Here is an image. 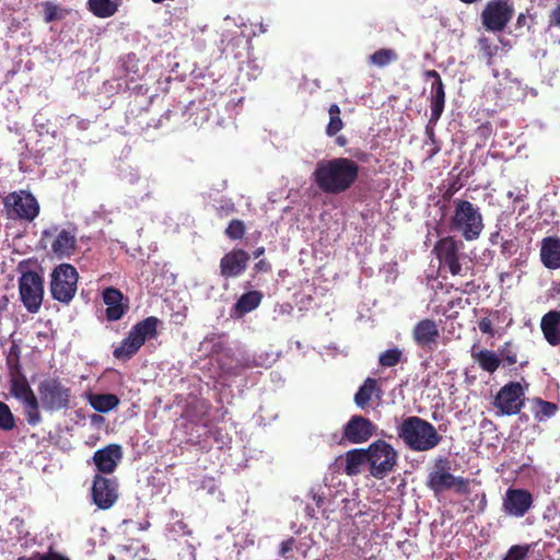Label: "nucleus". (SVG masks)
<instances>
[{"instance_id": "obj_1", "label": "nucleus", "mask_w": 560, "mask_h": 560, "mask_svg": "<svg viewBox=\"0 0 560 560\" xmlns=\"http://www.w3.org/2000/svg\"><path fill=\"white\" fill-rule=\"evenodd\" d=\"M359 165L348 158L320 160L312 174L317 187L328 195L348 190L358 179Z\"/></svg>"}, {"instance_id": "obj_2", "label": "nucleus", "mask_w": 560, "mask_h": 560, "mask_svg": "<svg viewBox=\"0 0 560 560\" xmlns=\"http://www.w3.org/2000/svg\"><path fill=\"white\" fill-rule=\"evenodd\" d=\"M399 439L413 452H429L443 440L436 428L429 421L410 416L402 420L397 429Z\"/></svg>"}, {"instance_id": "obj_3", "label": "nucleus", "mask_w": 560, "mask_h": 560, "mask_svg": "<svg viewBox=\"0 0 560 560\" xmlns=\"http://www.w3.org/2000/svg\"><path fill=\"white\" fill-rule=\"evenodd\" d=\"M454 214L451 220V228L457 231L466 241L479 238L483 230L482 214L470 201L454 200Z\"/></svg>"}, {"instance_id": "obj_4", "label": "nucleus", "mask_w": 560, "mask_h": 560, "mask_svg": "<svg viewBox=\"0 0 560 560\" xmlns=\"http://www.w3.org/2000/svg\"><path fill=\"white\" fill-rule=\"evenodd\" d=\"M447 458L440 457L435 460L433 470L429 474L427 486L439 494L446 490H454L457 493H467L469 481L466 478L452 475Z\"/></svg>"}, {"instance_id": "obj_5", "label": "nucleus", "mask_w": 560, "mask_h": 560, "mask_svg": "<svg viewBox=\"0 0 560 560\" xmlns=\"http://www.w3.org/2000/svg\"><path fill=\"white\" fill-rule=\"evenodd\" d=\"M42 407L49 412L59 411L69 408L71 389L60 380L47 377L39 382L37 386Z\"/></svg>"}, {"instance_id": "obj_6", "label": "nucleus", "mask_w": 560, "mask_h": 560, "mask_svg": "<svg viewBox=\"0 0 560 560\" xmlns=\"http://www.w3.org/2000/svg\"><path fill=\"white\" fill-rule=\"evenodd\" d=\"M78 279L77 269L72 265H58L50 275L51 296L61 303L69 304L75 295Z\"/></svg>"}, {"instance_id": "obj_7", "label": "nucleus", "mask_w": 560, "mask_h": 560, "mask_svg": "<svg viewBox=\"0 0 560 560\" xmlns=\"http://www.w3.org/2000/svg\"><path fill=\"white\" fill-rule=\"evenodd\" d=\"M369 456L370 474L377 479H383L397 465L398 454L396 450L383 440H377L366 448Z\"/></svg>"}, {"instance_id": "obj_8", "label": "nucleus", "mask_w": 560, "mask_h": 560, "mask_svg": "<svg viewBox=\"0 0 560 560\" xmlns=\"http://www.w3.org/2000/svg\"><path fill=\"white\" fill-rule=\"evenodd\" d=\"M10 393L24 406L26 421L31 425H37L42 421L39 401L23 375H13L10 380Z\"/></svg>"}, {"instance_id": "obj_9", "label": "nucleus", "mask_w": 560, "mask_h": 560, "mask_svg": "<svg viewBox=\"0 0 560 560\" xmlns=\"http://www.w3.org/2000/svg\"><path fill=\"white\" fill-rule=\"evenodd\" d=\"M4 210L9 219L34 220L39 211V206L35 197L24 190L9 194L4 200Z\"/></svg>"}, {"instance_id": "obj_10", "label": "nucleus", "mask_w": 560, "mask_h": 560, "mask_svg": "<svg viewBox=\"0 0 560 560\" xmlns=\"http://www.w3.org/2000/svg\"><path fill=\"white\" fill-rule=\"evenodd\" d=\"M19 290L25 308L30 313H37L44 298L43 278L35 271L24 272L19 280Z\"/></svg>"}, {"instance_id": "obj_11", "label": "nucleus", "mask_w": 560, "mask_h": 560, "mask_svg": "<svg viewBox=\"0 0 560 560\" xmlns=\"http://www.w3.org/2000/svg\"><path fill=\"white\" fill-rule=\"evenodd\" d=\"M514 14V8L509 0H491L481 13L482 25L490 32H502Z\"/></svg>"}, {"instance_id": "obj_12", "label": "nucleus", "mask_w": 560, "mask_h": 560, "mask_svg": "<svg viewBox=\"0 0 560 560\" xmlns=\"http://www.w3.org/2000/svg\"><path fill=\"white\" fill-rule=\"evenodd\" d=\"M523 387L517 382L504 385L497 394L493 405L499 416H512L521 411L523 407Z\"/></svg>"}, {"instance_id": "obj_13", "label": "nucleus", "mask_w": 560, "mask_h": 560, "mask_svg": "<svg viewBox=\"0 0 560 560\" xmlns=\"http://www.w3.org/2000/svg\"><path fill=\"white\" fill-rule=\"evenodd\" d=\"M92 499L98 509H110L118 499V485L116 480L96 475L92 486Z\"/></svg>"}, {"instance_id": "obj_14", "label": "nucleus", "mask_w": 560, "mask_h": 560, "mask_svg": "<svg viewBox=\"0 0 560 560\" xmlns=\"http://www.w3.org/2000/svg\"><path fill=\"white\" fill-rule=\"evenodd\" d=\"M375 424L363 416L354 415L343 427L342 440L352 444H361L369 441L375 433Z\"/></svg>"}, {"instance_id": "obj_15", "label": "nucleus", "mask_w": 560, "mask_h": 560, "mask_svg": "<svg viewBox=\"0 0 560 560\" xmlns=\"http://www.w3.org/2000/svg\"><path fill=\"white\" fill-rule=\"evenodd\" d=\"M122 458V448L118 444H109L97 450L93 455V463L102 474H112Z\"/></svg>"}, {"instance_id": "obj_16", "label": "nucleus", "mask_w": 560, "mask_h": 560, "mask_svg": "<svg viewBox=\"0 0 560 560\" xmlns=\"http://www.w3.org/2000/svg\"><path fill=\"white\" fill-rule=\"evenodd\" d=\"M532 503L533 499L529 492L521 489H509L503 508L508 514L521 517L529 510Z\"/></svg>"}, {"instance_id": "obj_17", "label": "nucleus", "mask_w": 560, "mask_h": 560, "mask_svg": "<svg viewBox=\"0 0 560 560\" xmlns=\"http://www.w3.org/2000/svg\"><path fill=\"white\" fill-rule=\"evenodd\" d=\"M249 261V255L243 249H234L225 254L220 261L221 275L225 278L238 277Z\"/></svg>"}, {"instance_id": "obj_18", "label": "nucleus", "mask_w": 560, "mask_h": 560, "mask_svg": "<svg viewBox=\"0 0 560 560\" xmlns=\"http://www.w3.org/2000/svg\"><path fill=\"white\" fill-rule=\"evenodd\" d=\"M440 336L436 323L433 319L420 320L412 330V337L420 347H431L435 345Z\"/></svg>"}, {"instance_id": "obj_19", "label": "nucleus", "mask_w": 560, "mask_h": 560, "mask_svg": "<svg viewBox=\"0 0 560 560\" xmlns=\"http://www.w3.org/2000/svg\"><path fill=\"white\" fill-rule=\"evenodd\" d=\"M540 259L548 269L560 268V240L555 236L541 241Z\"/></svg>"}, {"instance_id": "obj_20", "label": "nucleus", "mask_w": 560, "mask_h": 560, "mask_svg": "<svg viewBox=\"0 0 560 560\" xmlns=\"http://www.w3.org/2000/svg\"><path fill=\"white\" fill-rule=\"evenodd\" d=\"M122 293L115 288H106L103 292V301L107 305L106 308V317L108 320H118L120 319L126 308L122 305Z\"/></svg>"}, {"instance_id": "obj_21", "label": "nucleus", "mask_w": 560, "mask_h": 560, "mask_svg": "<svg viewBox=\"0 0 560 560\" xmlns=\"http://www.w3.org/2000/svg\"><path fill=\"white\" fill-rule=\"evenodd\" d=\"M75 245L77 234L74 230L63 229L51 243V250L57 257L65 258L73 254Z\"/></svg>"}, {"instance_id": "obj_22", "label": "nucleus", "mask_w": 560, "mask_h": 560, "mask_svg": "<svg viewBox=\"0 0 560 560\" xmlns=\"http://www.w3.org/2000/svg\"><path fill=\"white\" fill-rule=\"evenodd\" d=\"M540 328L550 345L560 343V312L550 311L545 314L540 322Z\"/></svg>"}, {"instance_id": "obj_23", "label": "nucleus", "mask_w": 560, "mask_h": 560, "mask_svg": "<svg viewBox=\"0 0 560 560\" xmlns=\"http://www.w3.org/2000/svg\"><path fill=\"white\" fill-rule=\"evenodd\" d=\"M345 472L348 476H357L362 472L364 466H369L366 448L350 450L345 454Z\"/></svg>"}, {"instance_id": "obj_24", "label": "nucleus", "mask_w": 560, "mask_h": 560, "mask_svg": "<svg viewBox=\"0 0 560 560\" xmlns=\"http://www.w3.org/2000/svg\"><path fill=\"white\" fill-rule=\"evenodd\" d=\"M158 322L155 317H148L141 320L130 330L131 339L136 340V343L141 347L147 339L155 337Z\"/></svg>"}, {"instance_id": "obj_25", "label": "nucleus", "mask_w": 560, "mask_h": 560, "mask_svg": "<svg viewBox=\"0 0 560 560\" xmlns=\"http://www.w3.org/2000/svg\"><path fill=\"white\" fill-rule=\"evenodd\" d=\"M471 358L483 371L489 373L495 372L501 363L500 357L495 352L487 349L476 350L474 347Z\"/></svg>"}, {"instance_id": "obj_26", "label": "nucleus", "mask_w": 560, "mask_h": 560, "mask_svg": "<svg viewBox=\"0 0 560 560\" xmlns=\"http://www.w3.org/2000/svg\"><path fill=\"white\" fill-rule=\"evenodd\" d=\"M445 104V92L442 80L434 81L431 85V121L440 119Z\"/></svg>"}, {"instance_id": "obj_27", "label": "nucleus", "mask_w": 560, "mask_h": 560, "mask_svg": "<svg viewBox=\"0 0 560 560\" xmlns=\"http://www.w3.org/2000/svg\"><path fill=\"white\" fill-rule=\"evenodd\" d=\"M434 250L438 255V258L444 264L458 257V248L452 237H444L440 240L434 246Z\"/></svg>"}, {"instance_id": "obj_28", "label": "nucleus", "mask_w": 560, "mask_h": 560, "mask_svg": "<svg viewBox=\"0 0 560 560\" xmlns=\"http://www.w3.org/2000/svg\"><path fill=\"white\" fill-rule=\"evenodd\" d=\"M90 404L98 412H108L118 406L119 399L114 394H98L90 398Z\"/></svg>"}, {"instance_id": "obj_29", "label": "nucleus", "mask_w": 560, "mask_h": 560, "mask_svg": "<svg viewBox=\"0 0 560 560\" xmlns=\"http://www.w3.org/2000/svg\"><path fill=\"white\" fill-rule=\"evenodd\" d=\"M376 389V381L368 377L354 395V402L359 408L364 409Z\"/></svg>"}, {"instance_id": "obj_30", "label": "nucleus", "mask_w": 560, "mask_h": 560, "mask_svg": "<svg viewBox=\"0 0 560 560\" xmlns=\"http://www.w3.org/2000/svg\"><path fill=\"white\" fill-rule=\"evenodd\" d=\"M88 4L90 11L100 18H109L117 11V5L112 0H89Z\"/></svg>"}, {"instance_id": "obj_31", "label": "nucleus", "mask_w": 560, "mask_h": 560, "mask_svg": "<svg viewBox=\"0 0 560 560\" xmlns=\"http://www.w3.org/2000/svg\"><path fill=\"white\" fill-rule=\"evenodd\" d=\"M261 300V294L257 291H250L243 294L236 302L235 308L241 314H245L255 310Z\"/></svg>"}, {"instance_id": "obj_32", "label": "nucleus", "mask_w": 560, "mask_h": 560, "mask_svg": "<svg viewBox=\"0 0 560 560\" xmlns=\"http://www.w3.org/2000/svg\"><path fill=\"white\" fill-rule=\"evenodd\" d=\"M141 347L128 335L121 345L114 350V357L121 360L131 358Z\"/></svg>"}, {"instance_id": "obj_33", "label": "nucleus", "mask_w": 560, "mask_h": 560, "mask_svg": "<svg viewBox=\"0 0 560 560\" xmlns=\"http://www.w3.org/2000/svg\"><path fill=\"white\" fill-rule=\"evenodd\" d=\"M328 113H329V122L326 127V133L329 137H332L342 129L343 122L340 118V108L337 104L330 105Z\"/></svg>"}, {"instance_id": "obj_34", "label": "nucleus", "mask_w": 560, "mask_h": 560, "mask_svg": "<svg viewBox=\"0 0 560 560\" xmlns=\"http://www.w3.org/2000/svg\"><path fill=\"white\" fill-rule=\"evenodd\" d=\"M398 56L393 49H380L371 55V62L378 67H385L389 65L392 61L397 60Z\"/></svg>"}, {"instance_id": "obj_35", "label": "nucleus", "mask_w": 560, "mask_h": 560, "mask_svg": "<svg viewBox=\"0 0 560 560\" xmlns=\"http://www.w3.org/2000/svg\"><path fill=\"white\" fill-rule=\"evenodd\" d=\"M481 57L486 59L488 66L493 65V57L498 54L499 47L492 45L490 39L481 37L478 40Z\"/></svg>"}, {"instance_id": "obj_36", "label": "nucleus", "mask_w": 560, "mask_h": 560, "mask_svg": "<svg viewBox=\"0 0 560 560\" xmlns=\"http://www.w3.org/2000/svg\"><path fill=\"white\" fill-rule=\"evenodd\" d=\"M402 352L398 348L389 349L380 354L378 362L382 366L392 368L399 363Z\"/></svg>"}, {"instance_id": "obj_37", "label": "nucleus", "mask_w": 560, "mask_h": 560, "mask_svg": "<svg viewBox=\"0 0 560 560\" xmlns=\"http://www.w3.org/2000/svg\"><path fill=\"white\" fill-rule=\"evenodd\" d=\"M15 427L14 416L9 406L0 401V429L10 431Z\"/></svg>"}, {"instance_id": "obj_38", "label": "nucleus", "mask_w": 560, "mask_h": 560, "mask_svg": "<svg viewBox=\"0 0 560 560\" xmlns=\"http://www.w3.org/2000/svg\"><path fill=\"white\" fill-rule=\"evenodd\" d=\"M557 410H558V407L556 404L539 400L538 408L536 410V418H538L539 421H542V420L556 415Z\"/></svg>"}, {"instance_id": "obj_39", "label": "nucleus", "mask_w": 560, "mask_h": 560, "mask_svg": "<svg viewBox=\"0 0 560 560\" xmlns=\"http://www.w3.org/2000/svg\"><path fill=\"white\" fill-rule=\"evenodd\" d=\"M225 234L231 240H240L245 234V225L241 220H232L225 230Z\"/></svg>"}, {"instance_id": "obj_40", "label": "nucleus", "mask_w": 560, "mask_h": 560, "mask_svg": "<svg viewBox=\"0 0 560 560\" xmlns=\"http://www.w3.org/2000/svg\"><path fill=\"white\" fill-rule=\"evenodd\" d=\"M44 11H45V21L48 23L60 19V9L57 4H55L52 2H45Z\"/></svg>"}, {"instance_id": "obj_41", "label": "nucleus", "mask_w": 560, "mask_h": 560, "mask_svg": "<svg viewBox=\"0 0 560 560\" xmlns=\"http://www.w3.org/2000/svg\"><path fill=\"white\" fill-rule=\"evenodd\" d=\"M500 355L502 357V360L506 362L508 365H513L517 362L516 353L512 349L511 342H506L504 347L500 351Z\"/></svg>"}, {"instance_id": "obj_42", "label": "nucleus", "mask_w": 560, "mask_h": 560, "mask_svg": "<svg viewBox=\"0 0 560 560\" xmlns=\"http://www.w3.org/2000/svg\"><path fill=\"white\" fill-rule=\"evenodd\" d=\"M528 551L527 547L513 546L503 560H523Z\"/></svg>"}, {"instance_id": "obj_43", "label": "nucleus", "mask_w": 560, "mask_h": 560, "mask_svg": "<svg viewBox=\"0 0 560 560\" xmlns=\"http://www.w3.org/2000/svg\"><path fill=\"white\" fill-rule=\"evenodd\" d=\"M478 327H479L480 331L483 334H489V335L493 334L492 322L487 317H483L479 320Z\"/></svg>"}, {"instance_id": "obj_44", "label": "nucleus", "mask_w": 560, "mask_h": 560, "mask_svg": "<svg viewBox=\"0 0 560 560\" xmlns=\"http://www.w3.org/2000/svg\"><path fill=\"white\" fill-rule=\"evenodd\" d=\"M37 560H69L57 552L37 553Z\"/></svg>"}, {"instance_id": "obj_45", "label": "nucleus", "mask_w": 560, "mask_h": 560, "mask_svg": "<svg viewBox=\"0 0 560 560\" xmlns=\"http://www.w3.org/2000/svg\"><path fill=\"white\" fill-rule=\"evenodd\" d=\"M452 275L456 276L462 272V266L458 261V257L445 262Z\"/></svg>"}, {"instance_id": "obj_46", "label": "nucleus", "mask_w": 560, "mask_h": 560, "mask_svg": "<svg viewBox=\"0 0 560 560\" xmlns=\"http://www.w3.org/2000/svg\"><path fill=\"white\" fill-rule=\"evenodd\" d=\"M294 539L290 538L281 542L280 545V555L285 556L289 551L292 550Z\"/></svg>"}, {"instance_id": "obj_47", "label": "nucleus", "mask_w": 560, "mask_h": 560, "mask_svg": "<svg viewBox=\"0 0 560 560\" xmlns=\"http://www.w3.org/2000/svg\"><path fill=\"white\" fill-rule=\"evenodd\" d=\"M550 24L551 25H560V7H557L552 10L550 15Z\"/></svg>"}, {"instance_id": "obj_48", "label": "nucleus", "mask_w": 560, "mask_h": 560, "mask_svg": "<svg viewBox=\"0 0 560 560\" xmlns=\"http://www.w3.org/2000/svg\"><path fill=\"white\" fill-rule=\"evenodd\" d=\"M9 300L5 295L0 294V313L7 310Z\"/></svg>"}, {"instance_id": "obj_49", "label": "nucleus", "mask_w": 560, "mask_h": 560, "mask_svg": "<svg viewBox=\"0 0 560 560\" xmlns=\"http://www.w3.org/2000/svg\"><path fill=\"white\" fill-rule=\"evenodd\" d=\"M526 20H527V16L524 13H521L517 16L516 25L520 26V27L525 26L526 25Z\"/></svg>"}, {"instance_id": "obj_50", "label": "nucleus", "mask_w": 560, "mask_h": 560, "mask_svg": "<svg viewBox=\"0 0 560 560\" xmlns=\"http://www.w3.org/2000/svg\"><path fill=\"white\" fill-rule=\"evenodd\" d=\"M425 75L429 77V78H434V81L442 80L440 74L435 70L427 71Z\"/></svg>"}, {"instance_id": "obj_51", "label": "nucleus", "mask_w": 560, "mask_h": 560, "mask_svg": "<svg viewBox=\"0 0 560 560\" xmlns=\"http://www.w3.org/2000/svg\"><path fill=\"white\" fill-rule=\"evenodd\" d=\"M262 253H264V248H262V247L257 248V249L255 250V253H254V256L257 258V257H259L260 255H262Z\"/></svg>"}, {"instance_id": "obj_52", "label": "nucleus", "mask_w": 560, "mask_h": 560, "mask_svg": "<svg viewBox=\"0 0 560 560\" xmlns=\"http://www.w3.org/2000/svg\"><path fill=\"white\" fill-rule=\"evenodd\" d=\"M499 233H494L491 235V242L494 243V238H498Z\"/></svg>"}, {"instance_id": "obj_53", "label": "nucleus", "mask_w": 560, "mask_h": 560, "mask_svg": "<svg viewBox=\"0 0 560 560\" xmlns=\"http://www.w3.org/2000/svg\"><path fill=\"white\" fill-rule=\"evenodd\" d=\"M462 2H465V3H474L476 2L477 0H460Z\"/></svg>"}]
</instances>
